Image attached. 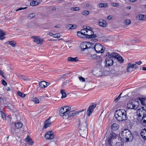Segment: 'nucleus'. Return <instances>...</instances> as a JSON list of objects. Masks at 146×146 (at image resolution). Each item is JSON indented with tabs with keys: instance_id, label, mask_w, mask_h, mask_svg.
I'll return each mask as SVG.
<instances>
[{
	"instance_id": "nucleus-54",
	"label": "nucleus",
	"mask_w": 146,
	"mask_h": 146,
	"mask_svg": "<svg viewBox=\"0 0 146 146\" xmlns=\"http://www.w3.org/2000/svg\"><path fill=\"white\" fill-rule=\"evenodd\" d=\"M2 84L4 85H7V82L3 79L1 80Z\"/></svg>"
},
{
	"instance_id": "nucleus-28",
	"label": "nucleus",
	"mask_w": 146,
	"mask_h": 146,
	"mask_svg": "<svg viewBox=\"0 0 146 146\" xmlns=\"http://www.w3.org/2000/svg\"><path fill=\"white\" fill-rule=\"evenodd\" d=\"M46 82L45 81H42L39 83V87L41 88H45L46 87Z\"/></svg>"
},
{
	"instance_id": "nucleus-57",
	"label": "nucleus",
	"mask_w": 146,
	"mask_h": 146,
	"mask_svg": "<svg viewBox=\"0 0 146 146\" xmlns=\"http://www.w3.org/2000/svg\"><path fill=\"white\" fill-rule=\"evenodd\" d=\"M35 2V0H33V1H31L30 3V5L31 6H35L34 5V3Z\"/></svg>"
},
{
	"instance_id": "nucleus-18",
	"label": "nucleus",
	"mask_w": 146,
	"mask_h": 146,
	"mask_svg": "<svg viewBox=\"0 0 146 146\" xmlns=\"http://www.w3.org/2000/svg\"><path fill=\"white\" fill-rule=\"evenodd\" d=\"M136 18L138 20L142 21L146 20V15L140 14L137 15L136 17Z\"/></svg>"
},
{
	"instance_id": "nucleus-11",
	"label": "nucleus",
	"mask_w": 146,
	"mask_h": 146,
	"mask_svg": "<svg viewBox=\"0 0 146 146\" xmlns=\"http://www.w3.org/2000/svg\"><path fill=\"white\" fill-rule=\"evenodd\" d=\"M45 137L46 139H52L54 138L53 132L52 131H48L45 135Z\"/></svg>"
},
{
	"instance_id": "nucleus-38",
	"label": "nucleus",
	"mask_w": 146,
	"mask_h": 146,
	"mask_svg": "<svg viewBox=\"0 0 146 146\" xmlns=\"http://www.w3.org/2000/svg\"><path fill=\"white\" fill-rule=\"evenodd\" d=\"M35 16V14L34 13H30L28 14L27 17L29 19H31Z\"/></svg>"
},
{
	"instance_id": "nucleus-60",
	"label": "nucleus",
	"mask_w": 146,
	"mask_h": 146,
	"mask_svg": "<svg viewBox=\"0 0 146 146\" xmlns=\"http://www.w3.org/2000/svg\"><path fill=\"white\" fill-rule=\"evenodd\" d=\"M135 63H136L137 64L139 65H140L142 63V62L141 60H140L138 62H136Z\"/></svg>"
},
{
	"instance_id": "nucleus-17",
	"label": "nucleus",
	"mask_w": 146,
	"mask_h": 146,
	"mask_svg": "<svg viewBox=\"0 0 146 146\" xmlns=\"http://www.w3.org/2000/svg\"><path fill=\"white\" fill-rule=\"evenodd\" d=\"M25 141L27 142L26 146H27V145H32L34 143V142L33 141L32 139L29 138V136H27L25 139Z\"/></svg>"
},
{
	"instance_id": "nucleus-9",
	"label": "nucleus",
	"mask_w": 146,
	"mask_h": 146,
	"mask_svg": "<svg viewBox=\"0 0 146 146\" xmlns=\"http://www.w3.org/2000/svg\"><path fill=\"white\" fill-rule=\"evenodd\" d=\"M139 112V117H142V120H143V117L146 116V111L144 109V108L142 107L141 108L138 109L137 112Z\"/></svg>"
},
{
	"instance_id": "nucleus-6",
	"label": "nucleus",
	"mask_w": 146,
	"mask_h": 146,
	"mask_svg": "<svg viewBox=\"0 0 146 146\" xmlns=\"http://www.w3.org/2000/svg\"><path fill=\"white\" fill-rule=\"evenodd\" d=\"M87 121L86 120L85 121L86 126H82L79 129V132L81 136L85 137L88 135V131L87 130Z\"/></svg>"
},
{
	"instance_id": "nucleus-29",
	"label": "nucleus",
	"mask_w": 146,
	"mask_h": 146,
	"mask_svg": "<svg viewBox=\"0 0 146 146\" xmlns=\"http://www.w3.org/2000/svg\"><path fill=\"white\" fill-rule=\"evenodd\" d=\"M127 107L128 109H135V108H134L133 106V105L132 104V100L131 102H129L127 104Z\"/></svg>"
},
{
	"instance_id": "nucleus-35",
	"label": "nucleus",
	"mask_w": 146,
	"mask_h": 146,
	"mask_svg": "<svg viewBox=\"0 0 146 146\" xmlns=\"http://www.w3.org/2000/svg\"><path fill=\"white\" fill-rule=\"evenodd\" d=\"M77 35L78 36L82 38H85V35L82 34V33H81L80 31L77 32Z\"/></svg>"
},
{
	"instance_id": "nucleus-53",
	"label": "nucleus",
	"mask_w": 146,
	"mask_h": 146,
	"mask_svg": "<svg viewBox=\"0 0 146 146\" xmlns=\"http://www.w3.org/2000/svg\"><path fill=\"white\" fill-rule=\"evenodd\" d=\"M27 8V7H20L19 8H18V9H17L16 10V11H21L23 9H26Z\"/></svg>"
},
{
	"instance_id": "nucleus-44",
	"label": "nucleus",
	"mask_w": 146,
	"mask_h": 146,
	"mask_svg": "<svg viewBox=\"0 0 146 146\" xmlns=\"http://www.w3.org/2000/svg\"><path fill=\"white\" fill-rule=\"evenodd\" d=\"M94 72L96 73V75H97V76H100V75H101V72L98 69V70H96V71L95 70H94Z\"/></svg>"
},
{
	"instance_id": "nucleus-5",
	"label": "nucleus",
	"mask_w": 146,
	"mask_h": 146,
	"mask_svg": "<svg viewBox=\"0 0 146 146\" xmlns=\"http://www.w3.org/2000/svg\"><path fill=\"white\" fill-rule=\"evenodd\" d=\"M92 43L90 42H84L81 44L80 47L82 51H84L87 50L90 51L91 50V48Z\"/></svg>"
},
{
	"instance_id": "nucleus-7",
	"label": "nucleus",
	"mask_w": 146,
	"mask_h": 146,
	"mask_svg": "<svg viewBox=\"0 0 146 146\" xmlns=\"http://www.w3.org/2000/svg\"><path fill=\"white\" fill-rule=\"evenodd\" d=\"M70 108L66 106L62 107L59 111V115L61 116H63L64 118L65 119L67 114V112L70 111Z\"/></svg>"
},
{
	"instance_id": "nucleus-26",
	"label": "nucleus",
	"mask_w": 146,
	"mask_h": 146,
	"mask_svg": "<svg viewBox=\"0 0 146 146\" xmlns=\"http://www.w3.org/2000/svg\"><path fill=\"white\" fill-rule=\"evenodd\" d=\"M139 99L142 105L143 106L145 105L146 98H139Z\"/></svg>"
},
{
	"instance_id": "nucleus-16",
	"label": "nucleus",
	"mask_w": 146,
	"mask_h": 146,
	"mask_svg": "<svg viewBox=\"0 0 146 146\" xmlns=\"http://www.w3.org/2000/svg\"><path fill=\"white\" fill-rule=\"evenodd\" d=\"M127 72H131L132 71L134 70V67L133 64L130 63H128L126 69Z\"/></svg>"
},
{
	"instance_id": "nucleus-13",
	"label": "nucleus",
	"mask_w": 146,
	"mask_h": 146,
	"mask_svg": "<svg viewBox=\"0 0 146 146\" xmlns=\"http://www.w3.org/2000/svg\"><path fill=\"white\" fill-rule=\"evenodd\" d=\"M106 66L108 65L109 66L112 65L113 63V59L109 56H108V57H107L106 58Z\"/></svg>"
},
{
	"instance_id": "nucleus-3",
	"label": "nucleus",
	"mask_w": 146,
	"mask_h": 146,
	"mask_svg": "<svg viewBox=\"0 0 146 146\" xmlns=\"http://www.w3.org/2000/svg\"><path fill=\"white\" fill-rule=\"evenodd\" d=\"M111 131L112 133L110 134L109 136V139H108V141L110 145H111V140L114 139H116L117 137V135L113 132L114 131L117 130L119 128L118 125L116 123H113L111 126Z\"/></svg>"
},
{
	"instance_id": "nucleus-2",
	"label": "nucleus",
	"mask_w": 146,
	"mask_h": 146,
	"mask_svg": "<svg viewBox=\"0 0 146 146\" xmlns=\"http://www.w3.org/2000/svg\"><path fill=\"white\" fill-rule=\"evenodd\" d=\"M121 138L124 141L130 142L133 139V136L131 132L127 129H124L121 133Z\"/></svg>"
},
{
	"instance_id": "nucleus-55",
	"label": "nucleus",
	"mask_w": 146,
	"mask_h": 146,
	"mask_svg": "<svg viewBox=\"0 0 146 146\" xmlns=\"http://www.w3.org/2000/svg\"><path fill=\"white\" fill-rule=\"evenodd\" d=\"M90 57L93 59H96L97 57V55L96 54H92L90 56Z\"/></svg>"
},
{
	"instance_id": "nucleus-39",
	"label": "nucleus",
	"mask_w": 146,
	"mask_h": 146,
	"mask_svg": "<svg viewBox=\"0 0 146 146\" xmlns=\"http://www.w3.org/2000/svg\"><path fill=\"white\" fill-rule=\"evenodd\" d=\"M87 29L85 30L86 32V33H88L89 32L90 33H93V31L91 30V28L90 27L87 26Z\"/></svg>"
},
{
	"instance_id": "nucleus-64",
	"label": "nucleus",
	"mask_w": 146,
	"mask_h": 146,
	"mask_svg": "<svg viewBox=\"0 0 146 146\" xmlns=\"http://www.w3.org/2000/svg\"><path fill=\"white\" fill-rule=\"evenodd\" d=\"M50 84H51L49 83L46 82V87L47 86H49Z\"/></svg>"
},
{
	"instance_id": "nucleus-19",
	"label": "nucleus",
	"mask_w": 146,
	"mask_h": 146,
	"mask_svg": "<svg viewBox=\"0 0 146 146\" xmlns=\"http://www.w3.org/2000/svg\"><path fill=\"white\" fill-rule=\"evenodd\" d=\"M77 26L75 24H68L66 26V28L68 29H75L77 27Z\"/></svg>"
},
{
	"instance_id": "nucleus-25",
	"label": "nucleus",
	"mask_w": 146,
	"mask_h": 146,
	"mask_svg": "<svg viewBox=\"0 0 146 146\" xmlns=\"http://www.w3.org/2000/svg\"><path fill=\"white\" fill-rule=\"evenodd\" d=\"M78 61H79V60L78 59L77 57H75L74 58L69 57H68L67 59L68 61L76 62Z\"/></svg>"
},
{
	"instance_id": "nucleus-22",
	"label": "nucleus",
	"mask_w": 146,
	"mask_h": 146,
	"mask_svg": "<svg viewBox=\"0 0 146 146\" xmlns=\"http://www.w3.org/2000/svg\"><path fill=\"white\" fill-rule=\"evenodd\" d=\"M132 104L133 105L135 109H137L139 105V103L138 101L134 100H132Z\"/></svg>"
},
{
	"instance_id": "nucleus-56",
	"label": "nucleus",
	"mask_w": 146,
	"mask_h": 146,
	"mask_svg": "<svg viewBox=\"0 0 146 146\" xmlns=\"http://www.w3.org/2000/svg\"><path fill=\"white\" fill-rule=\"evenodd\" d=\"M1 117L2 118L4 119L5 117V115L4 113L1 112Z\"/></svg>"
},
{
	"instance_id": "nucleus-33",
	"label": "nucleus",
	"mask_w": 146,
	"mask_h": 146,
	"mask_svg": "<svg viewBox=\"0 0 146 146\" xmlns=\"http://www.w3.org/2000/svg\"><path fill=\"white\" fill-rule=\"evenodd\" d=\"M61 93L62 94V96L61 97L62 98H65L66 96V93L64 92V90H61Z\"/></svg>"
},
{
	"instance_id": "nucleus-8",
	"label": "nucleus",
	"mask_w": 146,
	"mask_h": 146,
	"mask_svg": "<svg viewBox=\"0 0 146 146\" xmlns=\"http://www.w3.org/2000/svg\"><path fill=\"white\" fill-rule=\"evenodd\" d=\"M115 70H112L111 71H112L111 72H113V73L114 74V75L115 76H118L119 75H121L123 73V71H119V70L120 69H122L123 68V67H120L119 66H116L114 68Z\"/></svg>"
},
{
	"instance_id": "nucleus-10",
	"label": "nucleus",
	"mask_w": 146,
	"mask_h": 146,
	"mask_svg": "<svg viewBox=\"0 0 146 146\" xmlns=\"http://www.w3.org/2000/svg\"><path fill=\"white\" fill-rule=\"evenodd\" d=\"M96 104L94 105H91L88 108L87 112L86 114L88 116H90L92 114L94 111V109L96 107Z\"/></svg>"
},
{
	"instance_id": "nucleus-43",
	"label": "nucleus",
	"mask_w": 146,
	"mask_h": 146,
	"mask_svg": "<svg viewBox=\"0 0 146 146\" xmlns=\"http://www.w3.org/2000/svg\"><path fill=\"white\" fill-rule=\"evenodd\" d=\"M33 101L35 103L38 104L39 103V100L36 98H34L33 99Z\"/></svg>"
},
{
	"instance_id": "nucleus-14",
	"label": "nucleus",
	"mask_w": 146,
	"mask_h": 146,
	"mask_svg": "<svg viewBox=\"0 0 146 146\" xmlns=\"http://www.w3.org/2000/svg\"><path fill=\"white\" fill-rule=\"evenodd\" d=\"M77 113V111L75 110L70 111L68 113H67L66 117H65V119H67L71 117L76 115Z\"/></svg>"
},
{
	"instance_id": "nucleus-32",
	"label": "nucleus",
	"mask_w": 146,
	"mask_h": 146,
	"mask_svg": "<svg viewBox=\"0 0 146 146\" xmlns=\"http://www.w3.org/2000/svg\"><path fill=\"white\" fill-rule=\"evenodd\" d=\"M81 13L82 15L86 16L89 15V11H88L84 10L81 12Z\"/></svg>"
},
{
	"instance_id": "nucleus-59",
	"label": "nucleus",
	"mask_w": 146,
	"mask_h": 146,
	"mask_svg": "<svg viewBox=\"0 0 146 146\" xmlns=\"http://www.w3.org/2000/svg\"><path fill=\"white\" fill-rule=\"evenodd\" d=\"M40 3L39 2H37V1H36V0H35V2L34 3V5L36 6L38 5Z\"/></svg>"
},
{
	"instance_id": "nucleus-12",
	"label": "nucleus",
	"mask_w": 146,
	"mask_h": 146,
	"mask_svg": "<svg viewBox=\"0 0 146 146\" xmlns=\"http://www.w3.org/2000/svg\"><path fill=\"white\" fill-rule=\"evenodd\" d=\"M118 56H119V54L117 53L113 52L110 54L109 52H107L106 55V56H109L112 59L113 58L117 59Z\"/></svg>"
},
{
	"instance_id": "nucleus-34",
	"label": "nucleus",
	"mask_w": 146,
	"mask_h": 146,
	"mask_svg": "<svg viewBox=\"0 0 146 146\" xmlns=\"http://www.w3.org/2000/svg\"><path fill=\"white\" fill-rule=\"evenodd\" d=\"M17 94L19 96L23 98L25 97L26 96L25 94L19 91L17 92Z\"/></svg>"
},
{
	"instance_id": "nucleus-52",
	"label": "nucleus",
	"mask_w": 146,
	"mask_h": 146,
	"mask_svg": "<svg viewBox=\"0 0 146 146\" xmlns=\"http://www.w3.org/2000/svg\"><path fill=\"white\" fill-rule=\"evenodd\" d=\"M112 5V6L113 7H118L119 5V4L116 3H113Z\"/></svg>"
},
{
	"instance_id": "nucleus-30",
	"label": "nucleus",
	"mask_w": 146,
	"mask_h": 146,
	"mask_svg": "<svg viewBox=\"0 0 146 146\" xmlns=\"http://www.w3.org/2000/svg\"><path fill=\"white\" fill-rule=\"evenodd\" d=\"M89 34H88V37H87L88 38H96V34H94V32L93 33H89Z\"/></svg>"
},
{
	"instance_id": "nucleus-4",
	"label": "nucleus",
	"mask_w": 146,
	"mask_h": 146,
	"mask_svg": "<svg viewBox=\"0 0 146 146\" xmlns=\"http://www.w3.org/2000/svg\"><path fill=\"white\" fill-rule=\"evenodd\" d=\"M91 47V50H95L97 53H102L104 51L102 45L100 43L94 44L92 43Z\"/></svg>"
},
{
	"instance_id": "nucleus-23",
	"label": "nucleus",
	"mask_w": 146,
	"mask_h": 146,
	"mask_svg": "<svg viewBox=\"0 0 146 146\" xmlns=\"http://www.w3.org/2000/svg\"><path fill=\"white\" fill-rule=\"evenodd\" d=\"M99 24L100 26L104 27H106L107 25L106 21L103 20L99 21Z\"/></svg>"
},
{
	"instance_id": "nucleus-41",
	"label": "nucleus",
	"mask_w": 146,
	"mask_h": 146,
	"mask_svg": "<svg viewBox=\"0 0 146 146\" xmlns=\"http://www.w3.org/2000/svg\"><path fill=\"white\" fill-rule=\"evenodd\" d=\"M131 23V21L128 19H127L124 21V24H125V25H129V24L130 23Z\"/></svg>"
},
{
	"instance_id": "nucleus-62",
	"label": "nucleus",
	"mask_w": 146,
	"mask_h": 146,
	"mask_svg": "<svg viewBox=\"0 0 146 146\" xmlns=\"http://www.w3.org/2000/svg\"><path fill=\"white\" fill-rule=\"evenodd\" d=\"M133 64V66L134 67V70H135L136 68H137L138 67V66L136 63Z\"/></svg>"
},
{
	"instance_id": "nucleus-61",
	"label": "nucleus",
	"mask_w": 146,
	"mask_h": 146,
	"mask_svg": "<svg viewBox=\"0 0 146 146\" xmlns=\"http://www.w3.org/2000/svg\"><path fill=\"white\" fill-rule=\"evenodd\" d=\"M21 78H22L24 80H28L27 78L25 77V76H22Z\"/></svg>"
},
{
	"instance_id": "nucleus-20",
	"label": "nucleus",
	"mask_w": 146,
	"mask_h": 146,
	"mask_svg": "<svg viewBox=\"0 0 146 146\" xmlns=\"http://www.w3.org/2000/svg\"><path fill=\"white\" fill-rule=\"evenodd\" d=\"M141 135L143 139L146 140V129L142 130L141 132Z\"/></svg>"
},
{
	"instance_id": "nucleus-48",
	"label": "nucleus",
	"mask_w": 146,
	"mask_h": 146,
	"mask_svg": "<svg viewBox=\"0 0 146 146\" xmlns=\"http://www.w3.org/2000/svg\"><path fill=\"white\" fill-rule=\"evenodd\" d=\"M70 73H71V72H70L66 74H63L62 75L61 78L62 79H64V78H65L67 75L69 74Z\"/></svg>"
},
{
	"instance_id": "nucleus-36",
	"label": "nucleus",
	"mask_w": 146,
	"mask_h": 146,
	"mask_svg": "<svg viewBox=\"0 0 146 146\" xmlns=\"http://www.w3.org/2000/svg\"><path fill=\"white\" fill-rule=\"evenodd\" d=\"M84 31H86L85 29H82L81 30V31H80V32L81 33H82V34L85 35V38H87V37H88V34H87V33H86V32H84Z\"/></svg>"
},
{
	"instance_id": "nucleus-42",
	"label": "nucleus",
	"mask_w": 146,
	"mask_h": 146,
	"mask_svg": "<svg viewBox=\"0 0 146 146\" xmlns=\"http://www.w3.org/2000/svg\"><path fill=\"white\" fill-rule=\"evenodd\" d=\"M15 130L16 129L14 127H12L11 129V134L12 135L14 134L16 132Z\"/></svg>"
},
{
	"instance_id": "nucleus-47",
	"label": "nucleus",
	"mask_w": 146,
	"mask_h": 146,
	"mask_svg": "<svg viewBox=\"0 0 146 146\" xmlns=\"http://www.w3.org/2000/svg\"><path fill=\"white\" fill-rule=\"evenodd\" d=\"M79 7H73L72 8L71 10L73 11H77L80 10Z\"/></svg>"
},
{
	"instance_id": "nucleus-58",
	"label": "nucleus",
	"mask_w": 146,
	"mask_h": 146,
	"mask_svg": "<svg viewBox=\"0 0 146 146\" xmlns=\"http://www.w3.org/2000/svg\"><path fill=\"white\" fill-rule=\"evenodd\" d=\"M4 73L2 71L0 70V75H1L4 78H5V76L3 75Z\"/></svg>"
},
{
	"instance_id": "nucleus-40",
	"label": "nucleus",
	"mask_w": 146,
	"mask_h": 146,
	"mask_svg": "<svg viewBox=\"0 0 146 146\" xmlns=\"http://www.w3.org/2000/svg\"><path fill=\"white\" fill-rule=\"evenodd\" d=\"M100 7H108L107 3H100L99 4Z\"/></svg>"
},
{
	"instance_id": "nucleus-21",
	"label": "nucleus",
	"mask_w": 146,
	"mask_h": 146,
	"mask_svg": "<svg viewBox=\"0 0 146 146\" xmlns=\"http://www.w3.org/2000/svg\"><path fill=\"white\" fill-rule=\"evenodd\" d=\"M50 117L48 119L46 120L44 122V128H46L50 126L51 123L50 121Z\"/></svg>"
},
{
	"instance_id": "nucleus-15",
	"label": "nucleus",
	"mask_w": 146,
	"mask_h": 146,
	"mask_svg": "<svg viewBox=\"0 0 146 146\" xmlns=\"http://www.w3.org/2000/svg\"><path fill=\"white\" fill-rule=\"evenodd\" d=\"M32 38L34 39V42H36L38 44H42L43 40L42 39H40L38 36H32Z\"/></svg>"
},
{
	"instance_id": "nucleus-49",
	"label": "nucleus",
	"mask_w": 146,
	"mask_h": 146,
	"mask_svg": "<svg viewBox=\"0 0 146 146\" xmlns=\"http://www.w3.org/2000/svg\"><path fill=\"white\" fill-rule=\"evenodd\" d=\"M143 120L142 121V123L145 124L146 125V116L143 117Z\"/></svg>"
},
{
	"instance_id": "nucleus-27",
	"label": "nucleus",
	"mask_w": 146,
	"mask_h": 146,
	"mask_svg": "<svg viewBox=\"0 0 146 146\" xmlns=\"http://www.w3.org/2000/svg\"><path fill=\"white\" fill-rule=\"evenodd\" d=\"M6 35V34L2 30V29H0V39L3 40L5 38V37L4 36L5 35Z\"/></svg>"
},
{
	"instance_id": "nucleus-63",
	"label": "nucleus",
	"mask_w": 146,
	"mask_h": 146,
	"mask_svg": "<svg viewBox=\"0 0 146 146\" xmlns=\"http://www.w3.org/2000/svg\"><path fill=\"white\" fill-rule=\"evenodd\" d=\"M107 18L108 20H110L112 19V17L110 15Z\"/></svg>"
},
{
	"instance_id": "nucleus-31",
	"label": "nucleus",
	"mask_w": 146,
	"mask_h": 146,
	"mask_svg": "<svg viewBox=\"0 0 146 146\" xmlns=\"http://www.w3.org/2000/svg\"><path fill=\"white\" fill-rule=\"evenodd\" d=\"M117 59L118 60V61L120 62V63H122L124 61V60L123 59V58L119 55V56H118Z\"/></svg>"
},
{
	"instance_id": "nucleus-37",
	"label": "nucleus",
	"mask_w": 146,
	"mask_h": 146,
	"mask_svg": "<svg viewBox=\"0 0 146 146\" xmlns=\"http://www.w3.org/2000/svg\"><path fill=\"white\" fill-rule=\"evenodd\" d=\"M7 42H9V44L13 47H15L16 46V43L14 41H8Z\"/></svg>"
},
{
	"instance_id": "nucleus-1",
	"label": "nucleus",
	"mask_w": 146,
	"mask_h": 146,
	"mask_svg": "<svg viewBox=\"0 0 146 146\" xmlns=\"http://www.w3.org/2000/svg\"><path fill=\"white\" fill-rule=\"evenodd\" d=\"M115 117L117 120L119 121H126L127 117L126 111L123 109H120L115 111Z\"/></svg>"
},
{
	"instance_id": "nucleus-50",
	"label": "nucleus",
	"mask_w": 146,
	"mask_h": 146,
	"mask_svg": "<svg viewBox=\"0 0 146 146\" xmlns=\"http://www.w3.org/2000/svg\"><path fill=\"white\" fill-rule=\"evenodd\" d=\"M115 145L116 146H122V143L120 142H117Z\"/></svg>"
},
{
	"instance_id": "nucleus-24",
	"label": "nucleus",
	"mask_w": 146,
	"mask_h": 146,
	"mask_svg": "<svg viewBox=\"0 0 146 146\" xmlns=\"http://www.w3.org/2000/svg\"><path fill=\"white\" fill-rule=\"evenodd\" d=\"M15 127L17 129H20L22 127L23 125L21 122H18L14 124Z\"/></svg>"
},
{
	"instance_id": "nucleus-46",
	"label": "nucleus",
	"mask_w": 146,
	"mask_h": 146,
	"mask_svg": "<svg viewBox=\"0 0 146 146\" xmlns=\"http://www.w3.org/2000/svg\"><path fill=\"white\" fill-rule=\"evenodd\" d=\"M60 37V35L59 33L54 34L53 37L54 38H58Z\"/></svg>"
},
{
	"instance_id": "nucleus-51",
	"label": "nucleus",
	"mask_w": 146,
	"mask_h": 146,
	"mask_svg": "<svg viewBox=\"0 0 146 146\" xmlns=\"http://www.w3.org/2000/svg\"><path fill=\"white\" fill-rule=\"evenodd\" d=\"M79 78L80 80L82 82H85V78L83 77H79Z\"/></svg>"
},
{
	"instance_id": "nucleus-45",
	"label": "nucleus",
	"mask_w": 146,
	"mask_h": 146,
	"mask_svg": "<svg viewBox=\"0 0 146 146\" xmlns=\"http://www.w3.org/2000/svg\"><path fill=\"white\" fill-rule=\"evenodd\" d=\"M32 26V23L31 22L27 23L26 25V26L29 28L31 27Z\"/></svg>"
}]
</instances>
